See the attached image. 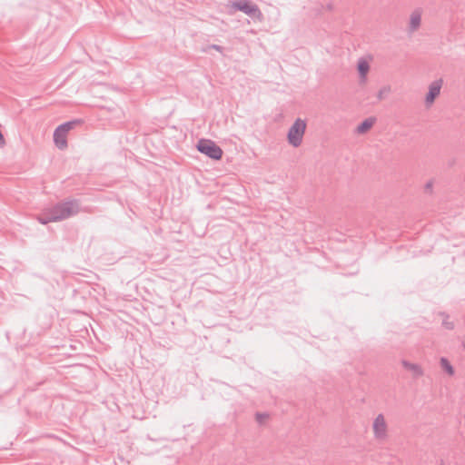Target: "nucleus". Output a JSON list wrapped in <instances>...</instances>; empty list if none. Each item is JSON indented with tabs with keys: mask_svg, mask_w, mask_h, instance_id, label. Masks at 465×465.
<instances>
[{
	"mask_svg": "<svg viewBox=\"0 0 465 465\" xmlns=\"http://www.w3.org/2000/svg\"><path fill=\"white\" fill-rule=\"evenodd\" d=\"M231 6L235 11H242L245 15L251 16L252 18H257L259 20L262 18V14L259 6L249 0L234 1L232 3Z\"/></svg>",
	"mask_w": 465,
	"mask_h": 465,
	"instance_id": "4",
	"label": "nucleus"
},
{
	"mask_svg": "<svg viewBox=\"0 0 465 465\" xmlns=\"http://www.w3.org/2000/svg\"><path fill=\"white\" fill-rule=\"evenodd\" d=\"M81 124V120H73L69 122H65L58 126L59 131H64L67 134L71 129H73L76 124Z\"/></svg>",
	"mask_w": 465,
	"mask_h": 465,
	"instance_id": "14",
	"label": "nucleus"
},
{
	"mask_svg": "<svg viewBox=\"0 0 465 465\" xmlns=\"http://www.w3.org/2000/svg\"><path fill=\"white\" fill-rule=\"evenodd\" d=\"M306 131V123L301 118H297L292 126L289 128L287 134L288 143L293 147H299L302 143Z\"/></svg>",
	"mask_w": 465,
	"mask_h": 465,
	"instance_id": "2",
	"label": "nucleus"
},
{
	"mask_svg": "<svg viewBox=\"0 0 465 465\" xmlns=\"http://www.w3.org/2000/svg\"><path fill=\"white\" fill-rule=\"evenodd\" d=\"M369 69H370L369 63L364 59H361L358 63V71H359L361 82L366 81V74L369 72Z\"/></svg>",
	"mask_w": 465,
	"mask_h": 465,
	"instance_id": "11",
	"label": "nucleus"
},
{
	"mask_svg": "<svg viewBox=\"0 0 465 465\" xmlns=\"http://www.w3.org/2000/svg\"><path fill=\"white\" fill-rule=\"evenodd\" d=\"M440 316L443 317L442 325L447 330H453L454 329V323L452 322L449 321V315L446 312H440Z\"/></svg>",
	"mask_w": 465,
	"mask_h": 465,
	"instance_id": "15",
	"label": "nucleus"
},
{
	"mask_svg": "<svg viewBox=\"0 0 465 465\" xmlns=\"http://www.w3.org/2000/svg\"><path fill=\"white\" fill-rule=\"evenodd\" d=\"M391 92L390 86H383L377 94V98L379 101H381L385 98V96Z\"/></svg>",
	"mask_w": 465,
	"mask_h": 465,
	"instance_id": "16",
	"label": "nucleus"
},
{
	"mask_svg": "<svg viewBox=\"0 0 465 465\" xmlns=\"http://www.w3.org/2000/svg\"><path fill=\"white\" fill-rule=\"evenodd\" d=\"M401 365L403 366L404 369L410 371L414 378H420L424 374L422 367L418 363H412L410 362L409 361L402 360Z\"/></svg>",
	"mask_w": 465,
	"mask_h": 465,
	"instance_id": "7",
	"label": "nucleus"
},
{
	"mask_svg": "<svg viewBox=\"0 0 465 465\" xmlns=\"http://www.w3.org/2000/svg\"><path fill=\"white\" fill-rule=\"evenodd\" d=\"M376 119L374 117H369L362 121L356 128V133L362 134L367 133L375 124Z\"/></svg>",
	"mask_w": 465,
	"mask_h": 465,
	"instance_id": "10",
	"label": "nucleus"
},
{
	"mask_svg": "<svg viewBox=\"0 0 465 465\" xmlns=\"http://www.w3.org/2000/svg\"><path fill=\"white\" fill-rule=\"evenodd\" d=\"M462 347L465 350V341L462 342Z\"/></svg>",
	"mask_w": 465,
	"mask_h": 465,
	"instance_id": "20",
	"label": "nucleus"
},
{
	"mask_svg": "<svg viewBox=\"0 0 465 465\" xmlns=\"http://www.w3.org/2000/svg\"><path fill=\"white\" fill-rule=\"evenodd\" d=\"M208 48L214 49V50H216V51H218L220 53H222L223 50V46H221L219 45H215V44L209 45Z\"/></svg>",
	"mask_w": 465,
	"mask_h": 465,
	"instance_id": "19",
	"label": "nucleus"
},
{
	"mask_svg": "<svg viewBox=\"0 0 465 465\" xmlns=\"http://www.w3.org/2000/svg\"><path fill=\"white\" fill-rule=\"evenodd\" d=\"M67 134H65L64 131H59L58 127L54 132V142L57 148L60 150H64L67 147V140H66Z\"/></svg>",
	"mask_w": 465,
	"mask_h": 465,
	"instance_id": "9",
	"label": "nucleus"
},
{
	"mask_svg": "<svg viewBox=\"0 0 465 465\" xmlns=\"http://www.w3.org/2000/svg\"><path fill=\"white\" fill-rule=\"evenodd\" d=\"M48 209L54 216L53 219L58 222L76 215L80 212V203L79 200L72 199L60 202Z\"/></svg>",
	"mask_w": 465,
	"mask_h": 465,
	"instance_id": "1",
	"label": "nucleus"
},
{
	"mask_svg": "<svg viewBox=\"0 0 465 465\" xmlns=\"http://www.w3.org/2000/svg\"><path fill=\"white\" fill-rule=\"evenodd\" d=\"M442 84V79H438L433 81L429 85V92L425 97V104L428 107H430L434 103L436 97L440 94Z\"/></svg>",
	"mask_w": 465,
	"mask_h": 465,
	"instance_id": "6",
	"label": "nucleus"
},
{
	"mask_svg": "<svg viewBox=\"0 0 465 465\" xmlns=\"http://www.w3.org/2000/svg\"><path fill=\"white\" fill-rule=\"evenodd\" d=\"M432 188H433V181L430 180L428 181L424 185V190L428 193H432Z\"/></svg>",
	"mask_w": 465,
	"mask_h": 465,
	"instance_id": "18",
	"label": "nucleus"
},
{
	"mask_svg": "<svg viewBox=\"0 0 465 465\" xmlns=\"http://www.w3.org/2000/svg\"><path fill=\"white\" fill-rule=\"evenodd\" d=\"M53 215L50 213V210L46 209L45 213L37 217V220L42 224H47L52 222H56L55 219H53Z\"/></svg>",
	"mask_w": 465,
	"mask_h": 465,
	"instance_id": "13",
	"label": "nucleus"
},
{
	"mask_svg": "<svg viewBox=\"0 0 465 465\" xmlns=\"http://www.w3.org/2000/svg\"><path fill=\"white\" fill-rule=\"evenodd\" d=\"M421 23V12L419 9L414 10L410 17L409 31L413 33L417 31Z\"/></svg>",
	"mask_w": 465,
	"mask_h": 465,
	"instance_id": "8",
	"label": "nucleus"
},
{
	"mask_svg": "<svg viewBox=\"0 0 465 465\" xmlns=\"http://www.w3.org/2000/svg\"><path fill=\"white\" fill-rule=\"evenodd\" d=\"M440 367L450 375L453 376L455 373L453 366L450 364L449 360L445 357H441L440 360Z\"/></svg>",
	"mask_w": 465,
	"mask_h": 465,
	"instance_id": "12",
	"label": "nucleus"
},
{
	"mask_svg": "<svg viewBox=\"0 0 465 465\" xmlns=\"http://www.w3.org/2000/svg\"><path fill=\"white\" fill-rule=\"evenodd\" d=\"M373 436L377 440H385L388 437V426L384 415L380 413L376 416L372 424Z\"/></svg>",
	"mask_w": 465,
	"mask_h": 465,
	"instance_id": "5",
	"label": "nucleus"
},
{
	"mask_svg": "<svg viewBox=\"0 0 465 465\" xmlns=\"http://www.w3.org/2000/svg\"><path fill=\"white\" fill-rule=\"evenodd\" d=\"M269 417V415L267 413H261V412H257L255 414V418H256V420L257 422L259 423H262V421L267 419Z\"/></svg>",
	"mask_w": 465,
	"mask_h": 465,
	"instance_id": "17",
	"label": "nucleus"
},
{
	"mask_svg": "<svg viewBox=\"0 0 465 465\" xmlns=\"http://www.w3.org/2000/svg\"><path fill=\"white\" fill-rule=\"evenodd\" d=\"M196 147L200 153L213 160H220L223 156V150L212 140L201 139Z\"/></svg>",
	"mask_w": 465,
	"mask_h": 465,
	"instance_id": "3",
	"label": "nucleus"
}]
</instances>
